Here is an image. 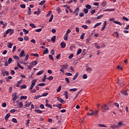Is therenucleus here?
<instances>
[{
    "label": "nucleus",
    "instance_id": "f257e3e1",
    "mask_svg": "<svg viewBox=\"0 0 129 129\" xmlns=\"http://www.w3.org/2000/svg\"><path fill=\"white\" fill-rule=\"evenodd\" d=\"M100 107L104 112L106 111V110H108L109 108L108 106L106 105V104L102 105Z\"/></svg>",
    "mask_w": 129,
    "mask_h": 129
},
{
    "label": "nucleus",
    "instance_id": "f03ea898",
    "mask_svg": "<svg viewBox=\"0 0 129 129\" xmlns=\"http://www.w3.org/2000/svg\"><path fill=\"white\" fill-rule=\"evenodd\" d=\"M36 82H37V79H35L32 81L31 86L29 88L30 90H32V89L34 88V86L36 85Z\"/></svg>",
    "mask_w": 129,
    "mask_h": 129
},
{
    "label": "nucleus",
    "instance_id": "7ed1b4c3",
    "mask_svg": "<svg viewBox=\"0 0 129 129\" xmlns=\"http://www.w3.org/2000/svg\"><path fill=\"white\" fill-rule=\"evenodd\" d=\"M26 56V53H25V51L24 50H22L21 53L19 54L20 57H25Z\"/></svg>",
    "mask_w": 129,
    "mask_h": 129
},
{
    "label": "nucleus",
    "instance_id": "20e7f679",
    "mask_svg": "<svg viewBox=\"0 0 129 129\" xmlns=\"http://www.w3.org/2000/svg\"><path fill=\"white\" fill-rule=\"evenodd\" d=\"M79 12V8H77L75 9L74 11V14H75L76 16H78Z\"/></svg>",
    "mask_w": 129,
    "mask_h": 129
},
{
    "label": "nucleus",
    "instance_id": "39448f33",
    "mask_svg": "<svg viewBox=\"0 0 129 129\" xmlns=\"http://www.w3.org/2000/svg\"><path fill=\"white\" fill-rule=\"evenodd\" d=\"M57 99L58 101H59V102H60L61 103H64V100H62V98H61L60 97H57Z\"/></svg>",
    "mask_w": 129,
    "mask_h": 129
},
{
    "label": "nucleus",
    "instance_id": "423d86ee",
    "mask_svg": "<svg viewBox=\"0 0 129 129\" xmlns=\"http://www.w3.org/2000/svg\"><path fill=\"white\" fill-rule=\"evenodd\" d=\"M106 26V21L104 22L102 28H101V30L103 31L105 29V27Z\"/></svg>",
    "mask_w": 129,
    "mask_h": 129
},
{
    "label": "nucleus",
    "instance_id": "0eeeda50",
    "mask_svg": "<svg viewBox=\"0 0 129 129\" xmlns=\"http://www.w3.org/2000/svg\"><path fill=\"white\" fill-rule=\"evenodd\" d=\"M7 47L9 49H11V48H12V47H13V43L8 42V44H7Z\"/></svg>",
    "mask_w": 129,
    "mask_h": 129
},
{
    "label": "nucleus",
    "instance_id": "6e6552de",
    "mask_svg": "<svg viewBox=\"0 0 129 129\" xmlns=\"http://www.w3.org/2000/svg\"><path fill=\"white\" fill-rule=\"evenodd\" d=\"M78 75H79V73H76L74 77L73 78V80H75V79L78 77Z\"/></svg>",
    "mask_w": 129,
    "mask_h": 129
},
{
    "label": "nucleus",
    "instance_id": "1a4fd4ad",
    "mask_svg": "<svg viewBox=\"0 0 129 129\" xmlns=\"http://www.w3.org/2000/svg\"><path fill=\"white\" fill-rule=\"evenodd\" d=\"M10 116H11L10 113L7 114L6 116H5V119L6 121L8 120L9 117H10Z\"/></svg>",
    "mask_w": 129,
    "mask_h": 129
},
{
    "label": "nucleus",
    "instance_id": "9d476101",
    "mask_svg": "<svg viewBox=\"0 0 129 129\" xmlns=\"http://www.w3.org/2000/svg\"><path fill=\"white\" fill-rule=\"evenodd\" d=\"M20 88V89H25V88H27V86L26 85H21Z\"/></svg>",
    "mask_w": 129,
    "mask_h": 129
},
{
    "label": "nucleus",
    "instance_id": "9b49d317",
    "mask_svg": "<svg viewBox=\"0 0 129 129\" xmlns=\"http://www.w3.org/2000/svg\"><path fill=\"white\" fill-rule=\"evenodd\" d=\"M60 46L61 48H65V47H66V44H65L64 42H62L60 43Z\"/></svg>",
    "mask_w": 129,
    "mask_h": 129
},
{
    "label": "nucleus",
    "instance_id": "f8f14e48",
    "mask_svg": "<svg viewBox=\"0 0 129 129\" xmlns=\"http://www.w3.org/2000/svg\"><path fill=\"white\" fill-rule=\"evenodd\" d=\"M86 71L87 72H89V73L91 72V71H92V68L88 67L86 69Z\"/></svg>",
    "mask_w": 129,
    "mask_h": 129
},
{
    "label": "nucleus",
    "instance_id": "ddd939ff",
    "mask_svg": "<svg viewBox=\"0 0 129 129\" xmlns=\"http://www.w3.org/2000/svg\"><path fill=\"white\" fill-rule=\"evenodd\" d=\"M46 78H47V76L46 75H44L42 79V82H45V81H46Z\"/></svg>",
    "mask_w": 129,
    "mask_h": 129
},
{
    "label": "nucleus",
    "instance_id": "4468645a",
    "mask_svg": "<svg viewBox=\"0 0 129 129\" xmlns=\"http://www.w3.org/2000/svg\"><path fill=\"white\" fill-rule=\"evenodd\" d=\"M44 73V70L40 71L36 75H41V74H43Z\"/></svg>",
    "mask_w": 129,
    "mask_h": 129
},
{
    "label": "nucleus",
    "instance_id": "2eb2a0df",
    "mask_svg": "<svg viewBox=\"0 0 129 129\" xmlns=\"http://www.w3.org/2000/svg\"><path fill=\"white\" fill-rule=\"evenodd\" d=\"M64 96L66 99H68V92L65 91L64 92Z\"/></svg>",
    "mask_w": 129,
    "mask_h": 129
},
{
    "label": "nucleus",
    "instance_id": "dca6fc26",
    "mask_svg": "<svg viewBox=\"0 0 129 129\" xmlns=\"http://www.w3.org/2000/svg\"><path fill=\"white\" fill-rule=\"evenodd\" d=\"M40 97H42V96L41 95L35 96L34 99H39V98H40Z\"/></svg>",
    "mask_w": 129,
    "mask_h": 129
},
{
    "label": "nucleus",
    "instance_id": "f3484780",
    "mask_svg": "<svg viewBox=\"0 0 129 129\" xmlns=\"http://www.w3.org/2000/svg\"><path fill=\"white\" fill-rule=\"evenodd\" d=\"M51 40L52 42H55L56 40V36H53L51 37Z\"/></svg>",
    "mask_w": 129,
    "mask_h": 129
},
{
    "label": "nucleus",
    "instance_id": "a211bd4d",
    "mask_svg": "<svg viewBox=\"0 0 129 129\" xmlns=\"http://www.w3.org/2000/svg\"><path fill=\"white\" fill-rule=\"evenodd\" d=\"M31 64L33 66H35V65H37V64H38V62H37L36 61H34L31 62Z\"/></svg>",
    "mask_w": 129,
    "mask_h": 129
},
{
    "label": "nucleus",
    "instance_id": "6ab92c4d",
    "mask_svg": "<svg viewBox=\"0 0 129 129\" xmlns=\"http://www.w3.org/2000/svg\"><path fill=\"white\" fill-rule=\"evenodd\" d=\"M17 66H18V67H19V68H20V69H22V70H23L24 67H21L20 63H19V62L17 63Z\"/></svg>",
    "mask_w": 129,
    "mask_h": 129
},
{
    "label": "nucleus",
    "instance_id": "aec40b11",
    "mask_svg": "<svg viewBox=\"0 0 129 129\" xmlns=\"http://www.w3.org/2000/svg\"><path fill=\"white\" fill-rule=\"evenodd\" d=\"M81 91H82V90H81V91H80L76 95V96L75 97L74 100H75V99H76V98H77V97H78V95H79L80 92H81Z\"/></svg>",
    "mask_w": 129,
    "mask_h": 129
},
{
    "label": "nucleus",
    "instance_id": "412c9836",
    "mask_svg": "<svg viewBox=\"0 0 129 129\" xmlns=\"http://www.w3.org/2000/svg\"><path fill=\"white\" fill-rule=\"evenodd\" d=\"M84 36H85V33H83L80 36V39H81V40H83V39H84Z\"/></svg>",
    "mask_w": 129,
    "mask_h": 129
},
{
    "label": "nucleus",
    "instance_id": "4be33fe9",
    "mask_svg": "<svg viewBox=\"0 0 129 129\" xmlns=\"http://www.w3.org/2000/svg\"><path fill=\"white\" fill-rule=\"evenodd\" d=\"M98 126L99 127H106V126H105V125H104L103 124H98Z\"/></svg>",
    "mask_w": 129,
    "mask_h": 129
},
{
    "label": "nucleus",
    "instance_id": "5701e85b",
    "mask_svg": "<svg viewBox=\"0 0 129 129\" xmlns=\"http://www.w3.org/2000/svg\"><path fill=\"white\" fill-rule=\"evenodd\" d=\"M35 111L36 112H37L38 113H42V112H43V111H42V110H39V109H35Z\"/></svg>",
    "mask_w": 129,
    "mask_h": 129
},
{
    "label": "nucleus",
    "instance_id": "b1692460",
    "mask_svg": "<svg viewBox=\"0 0 129 129\" xmlns=\"http://www.w3.org/2000/svg\"><path fill=\"white\" fill-rule=\"evenodd\" d=\"M53 18H54V16H53V14H51V16H50V18L49 20V23H51V22H52V21H53Z\"/></svg>",
    "mask_w": 129,
    "mask_h": 129
},
{
    "label": "nucleus",
    "instance_id": "393cba45",
    "mask_svg": "<svg viewBox=\"0 0 129 129\" xmlns=\"http://www.w3.org/2000/svg\"><path fill=\"white\" fill-rule=\"evenodd\" d=\"M12 122H14V123H18V120H17V119H16L15 118H13L12 119Z\"/></svg>",
    "mask_w": 129,
    "mask_h": 129
},
{
    "label": "nucleus",
    "instance_id": "a878e982",
    "mask_svg": "<svg viewBox=\"0 0 129 129\" xmlns=\"http://www.w3.org/2000/svg\"><path fill=\"white\" fill-rule=\"evenodd\" d=\"M31 104H32V102H30L29 103H28L27 104H26L24 106H25V107H29V106H30Z\"/></svg>",
    "mask_w": 129,
    "mask_h": 129
},
{
    "label": "nucleus",
    "instance_id": "bb28decb",
    "mask_svg": "<svg viewBox=\"0 0 129 129\" xmlns=\"http://www.w3.org/2000/svg\"><path fill=\"white\" fill-rule=\"evenodd\" d=\"M113 23H114L115 24H116L117 25H119V26H121V23H120V22L118 21H114Z\"/></svg>",
    "mask_w": 129,
    "mask_h": 129
},
{
    "label": "nucleus",
    "instance_id": "cd10ccee",
    "mask_svg": "<svg viewBox=\"0 0 129 129\" xmlns=\"http://www.w3.org/2000/svg\"><path fill=\"white\" fill-rule=\"evenodd\" d=\"M23 31L25 32V35H27V34H29V31L27 30L26 29H23Z\"/></svg>",
    "mask_w": 129,
    "mask_h": 129
},
{
    "label": "nucleus",
    "instance_id": "c85d7f7f",
    "mask_svg": "<svg viewBox=\"0 0 129 129\" xmlns=\"http://www.w3.org/2000/svg\"><path fill=\"white\" fill-rule=\"evenodd\" d=\"M86 8L88 9V10H90V9H91V6H90L89 4H87L86 5Z\"/></svg>",
    "mask_w": 129,
    "mask_h": 129
},
{
    "label": "nucleus",
    "instance_id": "c756f323",
    "mask_svg": "<svg viewBox=\"0 0 129 129\" xmlns=\"http://www.w3.org/2000/svg\"><path fill=\"white\" fill-rule=\"evenodd\" d=\"M101 25V23H97L94 26V28H97V27H98V26H100Z\"/></svg>",
    "mask_w": 129,
    "mask_h": 129
},
{
    "label": "nucleus",
    "instance_id": "7c9ffc66",
    "mask_svg": "<svg viewBox=\"0 0 129 129\" xmlns=\"http://www.w3.org/2000/svg\"><path fill=\"white\" fill-rule=\"evenodd\" d=\"M13 58H14V59H15L18 60H20V58L17 55L13 56Z\"/></svg>",
    "mask_w": 129,
    "mask_h": 129
},
{
    "label": "nucleus",
    "instance_id": "2f4dec72",
    "mask_svg": "<svg viewBox=\"0 0 129 129\" xmlns=\"http://www.w3.org/2000/svg\"><path fill=\"white\" fill-rule=\"evenodd\" d=\"M63 39H64V40L65 41H68V35L65 34Z\"/></svg>",
    "mask_w": 129,
    "mask_h": 129
},
{
    "label": "nucleus",
    "instance_id": "473e14b6",
    "mask_svg": "<svg viewBox=\"0 0 129 129\" xmlns=\"http://www.w3.org/2000/svg\"><path fill=\"white\" fill-rule=\"evenodd\" d=\"M55 106H56V107H58V108H59V109H61L62 104H59L58 105H56Z\"/></svg>",
    "mask_w": 129,
    "mask_h": 129
},
{
    "label": "nucleus",
    "instance_id": "72a5a7b5",
    "mask_svg": "<svg viewBox=\"0 0 129 129\" xmlns=\"http://www.w3.org/2000/svg\"><path fill=\"white\" fill-rule=\"evenodd\" d=\"M68 67V65L66 64V65H62L61 66V68L63 69H67V68Z\"/></svg>",
    "mask_w": 129,
    "mask_h": 129
},
{
    "label": "nucleus",
    "instance_id": "f704fd0d",
    "mask_svg": "<svg viewBox=\"0 0 129 129\" xmlns=\"http://www.w3.org/2000/svg\"><path fill=\"white\" fill-rule=\"evenodd\" d=\"M118 85H119V84H121V83H122V80L118 79Z\"/></svg>",
    "mask_w": 129,
    "mask_h": 129
},
{
    "label": "nucleus",
    "instance_id": "c9c22d12",
    "mask_svg": "<svg viewBox=\"0 0 129 129\" xmlns=\"http://www.w3.org/2000/svg\"><path fill=\"white\" fill-rule=\"evenodd\" d=\"M83 12H84L85 14H87L88 13V9L85 8L83 9Z\"/></svg>",
    "mask_w": 129,
    "mask_h": 129
},
{
    "label": "nucleus",
    "instance_id": "e433bc0d",
    "mask_svg": "<svg viewBox=\"0 0 129 129\" xmlns=\"http://www.w3.org/2000/svg\"><path fill=\"white\" fill-rule=\"evenodd\" d=\"M122 19L124 21H126V22H128V21H129L128 18L125 17V16H123Z\"/></svg>",
    "mask_w": 129,
    "mask_h": 129
},
{
    "label": "nucleus",
    "instance_id": "4c0bfd02",
    "mask_svg": "<svg viewBox=\"0 0 129 129\" xmlns=\"http://www.w3.org/2000/svg\"><path fill=\"white\" fill-rule=\"evenodd\" d=\"M48 48H45V50L43 51V54H48Z\"/></svg>",
    "mask_w": 129,
    "mask_h": 129
},
{
    "label": "nucleus",
    "instance_id": "58836bf2",
    "mask_svg": "<svg viewBox=\"0 0 129 129\" xmlns=\"http://www.w3.org/2000/svg\"><path fill=\"white\" fill-rule=\"evenodd\" d=\"M56 11L57 12V13L58 14H60V13H61V9H60V8H59V7L57 8Z\"/></svg>",
    "mask_w": 129,
    "mask_h": 129
},
{
    "label": "nucleus",
    "instance_id": "ea45409f",
    "mask_svg": "<svg viewBox=\"0 0 129 129\" xmlns=\"http://www.w3.org/2000/svg\"><path fill=\"white\" fill-rule=\"evenodd\" d=\"M12 61L13 59H12V58L10 57L8 59V64H11Z\"/></svg>",
    "mask_w": 129,
    "mask_h": 129
},
{
    "label": "nucleus",
    "instance_id": "a19ab883",
    "mask_svg": "<svg viewBox=\"0 0 129 129\" xmlns=\"http://www.w3.org/2000/svg\"><path fill=\"white\" fill-rule=\"evenodd\" d=\"M81 52H82V50L81 49H78V50L77 51V54L79 55V54H80Z\"/></svg>",
    "mask_w": 129,
    "mask_h": 129
},
{
    "label": "nucleus",
    "instance_id": "79ce46f5",
    "mask_svg": "<svg viewBox=\"0 0 129 129\" xmlns=\"http://www.w3.org/2000/svg\"><path fill=\"white\" fill-rule=\"evenodd\" d=\"M122 94H123V95H125L126 96H127V95H128V94H127V92L126 91H124V92H123Z\"/></svg>",
    "mask_w": 129,
    "mask_h": 129
},
{
    "label": "nucleus",
    "instance_id": "37998d69",
    "mask_svg": "<svg viewBox=\"0 0 129 129\" xmlns=\"http://www.w3.org/2000/svg\"><path fill=\"white\" fill-rule=\"evenodd\" d=\"M42 29H43V28H39V29H36L35 30V32H37L38 33H40V32L42 31Z\"/></svg>",
    "mask_w": 129,
    "mask_h": 129
},
{
    "label": "nucleus",
    "instance_id": "c03bdc74",
    "mask_svg": "<svg viewBox=\"0 0 129 129\" xmlns=\"http://www.w3.org/2000/svg\"><path fill=\"white\" fill-rule=\"evenodd\" d=\"M82 78L83 79H86L87 78V75L86 74H84L83 76H82Z\"/></svg>",
    "mask_w": 129,
    "mask_h": 129
},
{
    "label": "nucleus",
    "instance_id": "a18cd8bd",
    "mask_svg": "<svg viewBox=\"0 0 129 129\" xmlns=\"http://www.w3.org/2000/svg\"><path fill=\"white\" fill-rule=\"evenodd\" d=\"M45 106H46V107H49V108H52V105L49 104H46Z\"/></svg>",
    "mask_w": 129,
    "mask_h": 129
},
{
    "label": "nucleus",
    "instance_id": "49530a36",
    "mask_svg": "<svg viewBox=\"0 0 129 129\" xmlns=\"http://www.w3.org/2000/svg\"><path fill=\"white\" fill-rule=\"evenodd\" d=\"M102 6L103 7H105V6H106V2L103 1V2L102 3Z\"/></svg>",
    "mask_w": 129,
    "mask_h": 129
},
{
    "label": "nucleus",
    "instance_id": "de8ad7c7",
    "mask_svg": "<svg viewBox=\"0 0 129 129\" xmlns=\"http://www.w3.org/2000/svg\"><path fill=\"white\" fill-rule=\"evenodd\" d=\"M95 47H96V48H97V49H100V46L97 45V43H95Z\"/></svg>",
    "mask_w": 129,
    "mask_h": 129
},
{
    "label": "nucleus",
    "instance_id": "09e8293b",
    "mask_svg": "<svg viewBox=\"0 0 129 129\" xmlns=\"http://www.w3.org/2000/svg\"><path fill=\"white\" fill-rule=\"evenodd\" d=\"M70 91H73V92L77 91V88L70 89Z\"/></svg>",
    "mask_w": 129,
    "mask_h": 129
},
{
    "label": "nucleus",
    "instance_id": "8fccbe9b",
    "mask_svg": "<svg viewBox=\"0 0 129 129\" xmlns=\"http://www.w3.org/2000/svg\"><path fill=\"white\" fill-rule=\"evenodd\" d=\"M28 59H29V54L27 53L25 56V61H27Z\"/></svg>",
    "mask_w": 129,
    "mask_h": 129
},
{
    "label": "nucleus",
    "instance_id": "3c124183",
    "mask_svg": "<svg viewBox=\"0 0 129 129\" xmlns=\"http://www.w3.org/2000/svg\"><path fill=\"white\" fill-rule=\"evenodd\" d=\"M48 56L50 60H52V61H54V58H53V56H52V55L49 54Z\"/></svg>",
    "mask_w": 129,
    "mask_h": 129
},
{
    "label": "nucleus",
    "instance_id": "603ef678",
    "mask_svg": "<svg viewBox=\"0 0 129 129\" xmlns=\"http://www.w3.org/2000/svg\"><path fill=\"white\" fill-rule=\"evenodd\" d=\"M18 40L20 42H23V41H24V38H23V37H19L18 38Z\"/></svg>",
    "mask_w": 129,
    "mask_h": 129
},
{
    "label": "nucleus",
    "instance_id": "864d4df0",
    "mask_svg": "<svg viewBox=\"0 0 129 129\" xmlns=\"http://www.w3.org/2000/svg\"><path fill=\"white\" fill-rule=\"evenodd\" d=\"M38 86H45L46 85V84L45 83H40L38 84Z\"/></svg>",
    "mask_w": 129,
    "mask_h": 129
},
{
    "label": "nucleus",
    "instance_id": "5fc2aeb1",
    "mask_svg": "<svg viewBox=\"0 0 129 129\" xmlns=\"http://www.w3.org/2000/svg\"><path fill=\"white\" fill-rule=\"evenodd\" d=\"M27 98H28V97L27 96H22L21 97V99H27Z\"/></svg>",
    "mask_w": 129,
    "mask_h": 129
},
{
    "label": "nucleus",
    "instance_id": "6e6d98bb",
    "mask_svg": "<svg viewBox=\"0 0 129 129\" xmlns=\"http://www.w3.org/2000/svg\"><path fill=\"white\" fill-rule=\"evenodd\" d=\"M61 86H59L57 89V92H60V91H61Z\"/></svg>",
    "mask_w": 129,
    "mask_h": 129
},
{
    "label": "nucleus",
    "instance_id": "4d7b16f0",
    "mask_svg": "<svg viewBox=\"0 0 129 129\" xmlns=\"http://www.w3.org/2000/svg\"><path fill=\"white\" fill-rule=\"evenodd\" d=\"M52 14V11H49L48 14L46 15V17H50V15Z\"/></svg>",
    "mask_w": 129,
    "mask_h": 129
},
{
    "label": "nucleus",
    "instance_id": "13d9d810",
    "mask_svg": "<svg viewBox=\"0 0 129 129\" xmlns=\"http://www.w3.org/2000/svg\"><path fill=\"white\" fill-rule=\"evenodd\" d=\"M48 80H53V76H50L48 78H47Z\"/></svg>",
    "mask_w": 129,
    "mask_h": 129
},
{
    "label": "nucleus",
    "instance_id": "bf43d9fd",
    "mask_svg": "<svg viewBox=\"0 0 129 129\" xmlns=\"http://www.w3.org/2000/svg\"><path fill=\"white\" fill-rule=\"evenodd\" d=\"M31 8H28V14L29 15H31Z\"/></svg>",
    "mask_w": 129,
    "mask_h": 129
},
{
    "label": "nucleus",
    "instance_id": "052dcab7",
    "mask_svg": "<svg viewBox=\"0 0 129 129\" xmlns=\"http://www.w3.org/2000/svg\"><path fill=\"white\" fill-rule=\"evenodd\" d=\"M46 1H42L39 3V6H42V5H44V3H45Z\"/></svg>",
    "mask_w": 129,
    "mask_h": 129
},
{
    "label": "nucleus",
    "instance_id": "680f3d73",
    "mask_svg": "<svg viewBox=\"0 0 129 129\" xmlns=\"http://www.w3.org/2000/svg\"><path fill=\"white\" fill-rule=\"evenodd\" d=\"M29 123H30V119H27L26 120V125H29Z\"/></svg>",
    "mask_w": 129,
    "mask_h": 129
},
{
    "label": "nucleus",
    "instance_id": "e2e57ef3",
    "mask_svg": "<svg viewBox=\"0 0 129 129\" xmlns=\"http://www.w3.org/2000/svg\"><path fill=\"white\" fill-rule=\"evenodd\" d=\"M29 25H30V27H31L32 28H36V26H35V24H30Z\"/></svg>",
    "mask_w": 129,
    "mask_h": 129
},
{
    "label": "nucleus",
    "instance_id": "0e129e2a",
    "mask_svg": "<svg viewBox=\"0 0 129 129\" xmlns=\"http://www.w3.org/2000/svg\"><path fill=\"white\" fill-rule=\"evenodd\" d=\"M50 53L51 54V55H54L55 54V51L54 50V49H52L51 50Z\"/></svg>",
    "mask_w": 129,
    "mask_h": 129
},
{
    "label": "nucleus",
    "instance_id": "69168bd1",
    "mask_svg": "<svg viewBox=\"0 0 129 129\" xmlns=\"http://www.w3.org/2000/svg\"><path fill=\"white\" fill-rule=\"evenodd\" d=\"M12 32V29H9L6 32V34H9V33H11Z\"/></svg>",
    "mask_w": 129,
    "mask_h": 129
},
{
    "label": "nucleus",
    "instance_id": "338daca9",
    "mask_svg": "<svg viewBox=\"0 0 129 129\" xmlns=\"http://www.w3.org/2000/svg\"><path fill=\"white\" fill-rule=\"evenodd\" d=\"M21 8H22V9H25L26 8V5H24V4H21L20 5Z\"/></svg>",
    "mask_w": 129,
    "mask_h": 129
},
{
    "label": "nucleus",
    "instance_id": "774afa93",
    "mask_svg": "<svg viewBox=\"0 0 129 129\" xmlns=\"http://www.w3.org/2000/svg\"><path fill=\"white\" fill-rule=\"evenodd\" d=\"M82 27H83L84 29H85L86 30L88 28V27L87 25H82Z\"/></svg>",
    "mask_w": 129,
    "mask_h": 129
}]
</instances>
